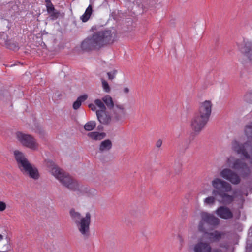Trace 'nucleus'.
Instances as JSON below:
<instances>
[{
  "instance_id": "nucleus-14",
  "label": "nucleus",
  "mask_w": 252,
  "mask_h": 252,
  "mask_svg": "<svg viewBox=\"0 0 252 252\" xmlns=\"http://www.w3.org/2000/svg\"><path fill=\"white\" fill-rule=\"evenodd\" d=\"M96 115L98 120L101 124L108 125L113 121L111 112L109 113L107 110L105 111L96 110Z\"/></svg>"
},
{
  "instance_id": "nucleus-8",
  "label": "nucleus",
  "mask_w": 252,
  "mask_h": 252,
  "mask_svg": "<svg viewBox=\"0 0 252 252\" xmlns=\"http://www.w3.org/2000/svg\"><path fill=\"white\" fill-rule=\"evenodd\" d=\"M232 149L237 154L243 155L245 159H250V163L252 164V156L249 153L252 151V145L250 142L242 144L235 140L232 143Z\"/></svg>"
},
{
  "instance_id": "nucleus-5",
  "label": "nucleus",
  "mask_w": 252,
  "mask_h": 252,
  "mask_svg": "<svg viewBox=\"0 0 252 252\" xmlns=\"http://www.w3.org/2000/svg\"><path fill=\"white\" fill-rule=\"evenodd\" d=\"M46 166L51 168L52 174L56 177L62 184L68 189L75 191L78 189L79 184L68 174L64 172L57 166L51 160H45Z\"/></svg>"
},
{
  "instance_id": "nucleus-7",
  "label": "nucleus",
  "mask_w": 252,
  "mask_h": 252,
  "mask_svg": "<svg viewBox=\"0 0 252 252\" xmlns=\"http://www.w3.org/2000/svg\"><path fill=\"white\" fill-rule=\"evenodd\" d=\"M209 120L194 113L190 121V127L192 132L188 139L185 141V149L189 148L190 144L195 137L198 135L201 131L204 128Z\"/></svg>"
},
{
  "instance_id": "nucleus-38",
  "label": "nucleus",
  "mask_w": 252,
  "mask_h": 252,
  "mask_svg": "<svg viewBox=\"0 0 252 252\" xmlns=\"http://www.w3.org/2000/svg\"><path fill=\"white\" fill-rule=\"evenodd\" d=\"M162 144V141L161 139H158L156 142V146L158 148H159L161 146Z\"/></svg>"
},
{
  "instance_id": "nucleus-43",
  "label": "nucleus",
  "mask_w": 252,
  "mask_h": 252,
  "mask_svg": "<svg viewBox=\"0 0 252 252\" xmlns=\"http://www.w3.org/2000/svg\"><path fill=\"white\" fill-rule=\"evenodd\" d=\"M3 239V236L1 234H0V241L2 240Z\"/></svg>"
},
{
  "instance_id": "nucleus-39",
  "label": "nucleus",
  "mask_w": 252,
  "mask_h": 252,
  "mask_svg": "<svg viewBox=\"0 0 252 252\" xmlns=\"http://www.w3.org/2000/svg\"><path fill=\"white\" fill-rule=\"evenodd\" d=\"M220 247H221V248H225L226 249H228V247H229V246L226 243H221L220 245Z\"/></svg>"
},
{
  "instance_id": "nucleus-35",
  "label": "nucleus",
  "mask_w": 252,
  "mask_h": 252,
  "mask_svg": "<svg viewBox=\"0 0 252 252\" xmlns=\"http://www.w3.org/2000/svg\"><path fill=\"white\" fill-rule=\"evenodd\" d=\"M46 9H47V11L48 14L51 13L53 11H54L55 9H56L54 7V6L53 5L52 3H51L50 4H49L48 5H46Z\"/></svg>"
},
{
  "instance_id": "nucleus-42",
  "label": "nucleus",
  "mask_w": 252,
  "mask_h": 252,
  "mask_svg": "<svg viewBox=\"0 0 252 252\" xmlns=\"http://www.w3.org/2000/svg\"><path fill=\"white\" fill-rule=\"evenodd\" d=\"M45 2H46V5H48L52 3L51 1L50 0H45Z\"/></svg>"
},
{
  "instance_id": "nucleus-9",
  "label": "nucleus",
  "mask_w": 252,
  "mask_h": 252,
  "mask_svg": "<svg viewBox=\"0 0 252 252\" xmlns=\"http://www.w3.org/2000/svg\"><path fill=\"white\" fill-rule=\"evenodd\" d=\"M113 121L115 123L123 122L127 115L124 105L115 103V106L110 111Z\"/></svg>"
},
{
  "instance_id": "nucleus-15",
  "label": "nucleus",
  "mask_w": 252,
  "mask_h": 252,
  "mask_svg": "<svg viewBox=\"0 0 252 252\" xmlns=\"http://www.w3.org/2000/svg\"><path fill=\"white\" fill-rule=\"evenodd\" d=\"M201 216L203 220L205 221L206 223L210 225L216 226L220 223V220L219 218L208 212H202Z\"/></svg>"
},
{
  "instance_id": "nucleus-33",
  "label": "nucleus",
  "mask_w": 252,
  "mask_h": 252,
  "mask_svg": "<svg viewBox=\"0 0 252 252\" xmlns=\"http://www.w3.org/2000/svg\"><path fill=\"white\" fill-rule=\"evenodd\" d=\"M116 73H117V70H114L112 72H108L107 73V74L108 79L109 80L113 79L115 78V75H116Z\"/></svg>"
},
{
  "instance_id": "nucleus-21",
  "label": "nucleus",
  "mask_w": 252,
  "mask_h": 252,
  "mask_svg": "<svg viewBox=\"0 0 252 252\" xmlns=\"http://www.w3.org/2000/svg\"><path fill=\"white\" fill-rule=\"evenodd\" d=\"M106 107V109L111 110L115 106V103L113 100L112 97L109 95H106L104 96L102 99Z\"/></svg>"
},
{
  "instance_id": "nucleus-1",
  "label": "nucleus",
  "mask_w": 252,
  "mask_h": 252,
  "mask_svg": "<svg viewBox=\"0 0 252 252\" xmlns=\"http://www.w3.org/2000/svg\"><path fill=\"white\" fill-rule=\"evenodd\" d=\"M90 32H92L91 34L85 38L80 45L84 52L98 51L113 44L117 39V33L115 30L104 28L103 25H94Z\"/></svg>"
},
{
  "instance_id": "nucleus-25",
  "label": "nucleus",
  "mask_w": 252,
  "mask_h": 252,
  "mask_svg": "<svg viewBox=\"0 0 252 252\" xmlns=\"http://www.w3.org/2000/svg\"><path fill=\"white\" fill-rule=\"evenodd\" d=\"M96 123L94 121H90L84 126V128L85 130L90 131L95 128Z\"/></svg>"
},
{
  "instance_id": "nucleus-40",
  "label": "nucleus",
  "mask_w": 252,
  "mask_h": 252,
  "mask_svg": "<svg viewBox=\"0 0 252 252\" xmlns=\"http://www.w3.org/2000/svg\"><path fill=\"white\" fill-rule=\"evenodd\" d=\"M123 92L126 94H127L129 92V89L128 87H125L123 90Z\"/></svg>"
},
{
  "instance_id": "nucleus-26",
  "label": "nucleus",
  "mask_w": 252,
  "mask_h": 252,
  "mask_svg": "<svg viewBox=\"0 0 252 252\" xmlns=\"http://www.w3.org/2000/svg\"><path fill=\"white\" fill-rule=\"evenodd\" d=\"M95 105H96L97 107H98L100 109L98 110H102V111H105L106 110V107L105 105L102 100H100L99 99H96L94 100Z\"/></svg>"
},
{
  "instance_id": "nucleus-31",
  "label": "nucleus",
  "mask_w": 252,
  "mask_h": 252,
  "mask_svg": "<svg viewBox=\"0 0 252 252\" xmlns=\"http://www.w3.org/2000/svg\"><path fill=\"white\" fill-rule=\"evenodd\" d=\"M35 132L39 134V136L41 138L43 139L45 138L46 133L42 128L37 127L35 130Z\"/></svg>"
},
{
  "instance_id": "nucleus-19",
  "label": "nucleus",
  "mask_w": 252,
  "mask_h": 252,
  "mask_svg": "<svg viewBox=\"0 0 252 252\" xmlns=\"http://www.w3.org/2000/svg\"><path fill=\"white\" fill-rule=\"evenodd\" d=\"M106 133L105 132H99L97 131L91 132L87 134V136L89 138L95 141L101 140L106 137Z\"/></svg>"
},
{
  "instance_id": "nucleus-10",
  "label": "nucleus",
  "mask_w": 252,
  "mask_h": 252,
  "mask_svg": "<svg viewBox=\"0 0 252 252\" xmlns=\"http://www.w3.org/2000/svg\"><path fill=\"white\" fill-rule=\"evenodd\" d=\"M16 136L23 145L33 150L37 148L36 140L32 135L18 131L16 133Z\"/></svg>"
},
{
  "instance_id": "nucleus-18",
  "label": "nucleus",
  "mask_w": 252,
  "mask_h": 252,
  "mask_svg": "<svg viewBox=\"0 0 252 252\" xmlns=\"http://www.w3.org/2000/svg\"><path fill=\"white\" fill-rule=\"evenodd\" d=\"M208 236V238L212 243L218 242L220 241L225 233L220 232L218 230H215L212 232H207L206 233Z\"/></svg>"
},
{
  "instance_id": "nucleus-41",
  "label": "nucleus",
  "mask_w": 252,
  "mask_h": 252,
  "mask_svg": "<svg viewBox=\"0 0 252 252\" xmlns=\"http://www.w3.org/2000/svg\"><path fill=\"white\" fill-rule=\"evenodd\" d=\"M97 129L99 131H102L103 130V126L101 125H99L97 126Z\"/></svg>"
},
{
  "instance_id": "nucleus-30",
  "label": "nucleus",
  "mask_w": 252,
  "mask_h": 252,
  "mask_svg": "<svg viewBox=\"0 0 252 252\" xmlns=\"http://www.w3.org/2000/svg\"><path fill=\"white\" fill-rule=\"evenodd\" d=\"M205 223H206V222L203 220L201 218V220L200 221L198 225V230L200 232H203L206 234L207 233V230L204 227Z\"/></svg>"
},
{
  "instance_id": "nucleus-32",
  "label": "nucleus",
  "mask_w": 252,
  "mask_h": 252,
  "mask_svg": "<svg viewBox=\"0 0 252 252\" xmlns=\"http://www.w3.org/2000/svg\"><path fill=\"white\" fill-rule=\"evenodd\" d=\"M245 99L247 102L252 103V91L245 95Z\"/></svg>"
},
{
  "instance_id": "nucleus-20",
  "label": "nucleus",
  "mask_w": 252,
  "mask_h": 252,
  "mask_svg": "<svg viewBox=\"0 0 252 252\" xmlns=\"http://www.w3.org/2000/svg\"><path fill=\"white\" fill-rule=\"evenodd\" d=\"M112 147V142L110 139H106L102 141L99 147L100 152L109 151Z\"/></svg>"
},
{
  "instance_id": "nucleus-22",
  "label": "nucleus",
  "mask_w": 252,
  "mask_h": 252,
  "mask_svg": "<svg viewBox=\"0 0 252 252\" xmlns=\"http://www.w3.org/2000/svg\"><path fill=\"white\" fill-rule=\"evenodd\" d=\"M93 11V6L90 4L86 8L85 13L80 17L83 22H86L90 19Z\"/></svg>"
},
{
  "instance_id": "nucleus-36",
  "label": "nucleus",
  "mask_w": 252,
  "mask_h": 252,
  "mask_svg": "<svg viewBox=\"0 0 252 252\" xmlns=\"http://www.w3.org/2000/svg\"><path fill=\"white\" fill-rule=\"evenodd\" d=\"M6 204L3 201H0V211L2 212L5 210Z\"/></svg>"
},
{
  "instance_id": "nucleus-3",
  "label": "nucleus",
  "mask_w": 252,
  "mask_h": 252,
  "mask_svg": "<svg viewBox=\"0 0 252 252\" xmlns=\"http://www.w3.org/2000/svg\"><path fill=\"white\" fill-rule=\"evenodd\" d=\"M230 167L233 170L238 172L240 175L229 168H225L221 170L220 175L233 185H238L240 183L241 177L244 179L247 178L251 174L250 167L242 159H235Z\"/></svg>"
},
{
  "instance_id": "nucleus-34",
  "label": "nucleus",
  "mask_w": 252,
  "mask_h": 252,
  "mask_svg": "<svg viewBox=\"0 0 252 252\" xmlns=\"http://www.w3.org/2000/svg\"><path fill=\"white\" fill-rule=\"evenodd\" d=\"M9 95V93L7 90H3L0 91V98L4 99V97L8 96Z\"/></svg>"
},
{
  "instance_id": "nucleus-27",
  "label": "nucleus",
  "mask_w": 252,
  "mask_h": 252,
  "mask_svg": "<svg viewBox=\"0 0 252 252\" xmlns=\"http://www.w3.org/2000/svg\"><path fill=\"white\" fill-rule=\"evenodd\" d=\"M50 15V19L52 20H55L61 16V13L60 11L55 9L51 13H49Z\"/></svg>"
},
{
  "instance_id": "nucleus-17",
  "label": "nucleus",
  "mask_w": 252,
  "mask_h": 252,
  "mask_svg": "<svg viewBox=\"0 0 252 252\" xmlns=\"http://www.w3.org/2000/svg\"><path fill=\"white\" fill-rule=\"evenodd\" d=\"M209 243L202 241H198L194 246V252H211Z\"/></svg>"
},
{
  "instance_id": "nucleus-4",
  "label": "nucleus",
  "mask_w": 252,
  "mask_h": 252,
  "mask_svg": "<svg viewBox=\"0 0 252 252\" xmlns=\"http://www.w3.org/2000/svg\"><path fill=\"white\" fill-rule=\"evenodd\" d=\"M14 155L18 168L23 175L35 180L39 178L40 174L37 168L29 161L22 152L15 150Z\"/></svg>"
},
{
  "instance_id": "nucleus-23",
  "label": "nucleus",
  "mask_w": 252,
  "mask_h": 252,
  "mask_svg": "<svg viewBox=\"0 0 252 252\" xmlns=\"http://www.w3.org/2000/svg\"><path fill=\"white\" fill-rule=\"evenodd\" d=\"M88 98V95L84 94L79 96L77 100L73 104V108L74 110H77L81 105L82 102L85 101Z\"/></svg>"
},
{
  "instance_id": "nucleus-29",
  "label": "nucleus",
  "mask_w": 252,
  "mask_h": 252,
  "mask_svg": "<svg viewBox=\"0 0 252 252\" xmlns=\"http://www.w3.org/2000/svg\"><path fill=\"white\" fill-rule=\"evenodd\" d=\"M130 213L131 215L136 217L140 216L141 214L140 209L134 206L130 210Z\"/></svg>"
},
{
  "instance_id": "nucleus-13",
  "label": "nucleus",
  "mask_w": 252,
  "mask_h": 252,
  "mask_svg": "<svg viewBox=\"0 0 252 252\" xmlns=\"http://www.w3.org/2000/svg\"><path fill=\"white\" fill-rule=\"evenodd\" d=\"M0 44L6 48L13 51H17L19 49L18 43L12 39H8L7 35H3L0 38Z\"/></svg>"
},
{
  "instance_id": "nucleus-2",
  "label": "nucleus",
  "mask_w": 252,
  "mask_h": 252,
  "mask_svg": "<svg viewBox=\"0 0 252 252\" xmlns=\"http://www.w3.org/2000/svg\"><path fill=\"white\" fill-rule=\"evenodd\" d=\"M212 185L214 188L212 192L213 196L205 199L206 204H213L216 200L222 204L230 205L234 201L235 196L228 194L232 190L230 183L221 179L215 178L212 181Z\"/></svg>"
},
{
  "instance_id": "nucleus-24",
  "label": "nucleus",
  "mask_w": 252,
  "mask_h": 252,
  "mask_svg": "<svg viewBox=\"0 0 252 252\" xmlns=\"http://www.w3.org/2000/svg\"><path fill=\"white\" fill-rule=\"evenodd\" d=\"M9 21L3 18H0V30L4 32L9 29Z\"/></svg>"
},
{
  "instance_id": "nucleus-6",
  "label": "nucleus",
  "mask_w": 252,
  "mask_h": 252,
  "mask_svg": "<svg viewBox=\"0 0 252 252\" xmlns=\"http://www.w3.org/2000/svg\"><path fill=\"white\" fill-rule=\"evenodd\" d=\"M71 219L76 224L78 231L84 239H87L90 235V225L91 222V214L86 213L85 216L82 217L80 213L76 212L72 208L69 211Z\"/></svg>"
},
{
  "instance_id": "nucleus-46",
  "label": "nucleus",
  "mask_w": 252,
  "mask_h": 252,
  "mask_svg": "<svg viewBox=\"0 0 252 252\" xmlns=\"http://www.w3.org/2000/svg\"><path fill=\"white\" fill-rule=\"evenodd\" d=\"M248 131H249V135L250 134H252V130H251L250 129H249Z\"/></svg>"
},
{
  "instance_id": "nucleus-28",
  "label": "nucleus",
  "mask_w": 252,
  "mask_h": 252,
  "mask_svg": "<svg viewBox=\"0 0 252 252\" xmlns=\"http://www.w3.org/2000/svg\"><path fill=\"white\" fill-rule=\"evenodd\" d=\"M101 82L104 91L106 93H109L111 91V88L108 82L103 78L101 79Z\"/></svg>"
},
{
  "instance_id": "nucleus-44",
  "label": "nucleus",
  "mask_w": 252,
  "mask_h": 252,
  "mask_svg": "<svg viewBox=\"0 0 252 252\" xmlns=\"http://www.w3.org/2000/svg\"><path fill=\"white\" fill-rule=\"evenodd\" d=\"M91 191L92 192L93 194H95V190L94 189H92Z\"/></svg>"
},
{
  "instance_id": "nucleus-12",
  "label": "nucleus",
  "mask_w": 252,
  "mask_h": 252,
  "mask_svg": "<svg viewBox=\"0 0 252 252\" xmlns=\"http://www.w3.org/2000/svg\"><path fill=\"white\" fill-rule=\"evenodd\" d=\"M227 205L219 207L215 211L216 215L220 218L224 220H229L233 218V213Z\"/></svg>"
},
{
  "instance_id": "nucleus-11",
  "label": "nucleus",
  "mask_w": 252,
  "mask_h": 252,
  "mask_svg": "<svg viewBox=\"0 0 252 252\" xmlns=\"http://www.w3.org/2000/svg\"><path fill=\"white\" fill-rule=\"evenodd\" d=\"M212 104L210 100H205L200 104L198 112L195 113L209 120L211 114Z\"/></svg>"
},
{
  "instance_id": "nucleus-45",
  "label": "nucleus",
  "mask_w": 252,
  "mask_h": 252,
  "mask_svg": "<svg viewBox=\"0 0 252 252\" xmlns=\"http://www.w3.org/2000/svg\"><path fill=\"white\" fill-rule=\"evenodd\" d=\"M180 171H181V170H180V165H179V169L178 170V171L176 172V173H179L180 172Z\"/></svg>"
},
{
  "instance_id": "nucleus-16",
  "label": "nucleus",
  "mask_w": 252,
  "mask_h": 252,
  "mask_svg": "<svg viewBox=\"0 0 252 252\" xmlns=\"http://www.w3.org/2000/svg\"><path fill=\"white\" fill-rule=\"evenodd\" d=\"M241 52L250 60H252V43L251 42L244 40L243 44L240 47Z\"/></svg>"
},
{
  "instance_id": "nucleus-37",
  "label": "nucleus",
  "mask_w": 252,
  "mask_h": 252,
  "mask_svg": "<svg viewBox=\"0 0 252 252\" xmlns=\"http://www.w3.org/2000/svg\"><path fill=\"white\" fill-rule=\"evenodd\" d=\"M88 107L90 108L92 111H95L96 110V107L94 104L93 103H90L88 105Z\"/></svg>"
}]
</instances>
